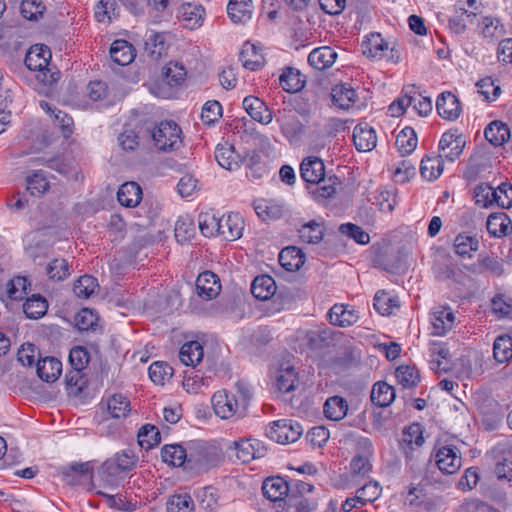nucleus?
Listing matches in <instances>:
<instances>
[{"instance_id":"1","label":"nucleus","mask_w":512,"mask_h":512,"mask_svg":"<svg viewBox=\"0 0 512 512\" xmlns=\"http://www.w3.org/2000/svg\"><path fill=\"white\" fill-rule=\"evenodd\" d=\"M234 389V392L225 389L216 391L211 398L213 410L221 419H230L234 416L244 417L246 415L252 399V390L242 380L235 383Z\"/></svg>"},{"instance_id":"2","label":"nucleus","mask_w":512,"mask_h":512,"mask_svg":"<svg viewBox=\"0 0 512 512\" xmlns=\"http://www.w3.org/2000/svg\"><path fill=\"white\" fill-rule=\"evenodd\" d=\"M147 127L149 131L146 133L147 142L153 141L159 150H173L182 143L181 128L174 121H162L156 127L147 123Z\"/></svg>"},{"instance_id":"3","label":"nucleus","mask_w":512,"mask_h":512,"mask_svg":"<svg viewBox=\"0 0 512 512\" xmlns=\"http://www.w3.org/2000/svg\"><path fill=\"white\" fill-rule=\"evenodd\" d=\"M509 189L512 190V184L509 182L501 183L496 189L488 184L481 183L474 189L475 203L483 208L496 203L499 207L510 209L512 199L507 195Z\"/></svg>"},{"instance_id":"4","label":"nucleus","mask_w":512,"mask_h":512,"mask_svg":"<svg viewBox=\"0 0 512 512\" xmlns=\"http://www.w3.org/2000/svg\"><path fill=\"white\" fill-rule=\"evenodd\" d=\"M493 472L498 480H512V442L505 440L497 443L489 452Z\"/></svg>"},{"instance_id":"5","label":"nucleus","mask_w":512,"mask_h":512,"mask_svg":"<svg viewBox=\"0 0 512 512\" xmlns=\"http://www.w3.org/2000/svg\"><path fill=\"white\" fill-rule=\"evenodd\" d=\"M186 454V469L188 470L207 471L214 465L215 453L202 441L187 442Z\"/></svg>"},{"instance_id":"6","label":"nucleus","mask_w":512,"mask_h":512,"mask_svg":"<svg viewBox=\"0 0 512 512\" xmlns=\"http://www.w3.org/2000/svg\"><path fill=\"white\" fill-rule=\"evenodd\" d=\"M303 434V427L297 421L281 419L274 421L266 430V435L280 444L296 442Z\"/></svg>"},{"instance_id":"7","label":"nucleus","mask_w":512,"mask_h":512,"mask_svg":"<svg viewBox=\"0 0 512 512\" xmlns=\"http://www.w3.org/2000/svg\"><path fill=\"white\" fill-rule=\"evenodd\" d=\"M439 470L444 474H454L462 466V457L459 449L454 445L440 446L434 454Z\"/></svg>"},{"instance_id":"8","label":"nucleus","mask_w":512,"mask_h":512,"mask_svg":"<svg viewBox=\"0 0 512 512\" xmlns=\"http://www.w3.org/2000/svg\"><path fill=\"white\" fill-rule=\"evenodd\" d=\"M229 451L242 463H248L256 458H262L266 454V448L258 440L241 439L234 441Z\"/></svg>"},{"instance_id":"9","label":"nucleus","mask_w":512,"mask_h":512,"mask_svg":"<svg viewBox=\"0 0 512 512\" xmlns=\"http://www.w3.org/2000/svg\"><path fill=\"white\" fill-rule=\"evenodd\" d=\"M465 145L466 141L462 135L451 131L445 132L438 144L439 154L443 159L454 162L463 153Z\"/></svg>"},{"instance_id":"10","label":"nucleus","mask_w":512,"mask_h":512,"mask_svg":"<svg viewBox=\"0 0 512 512\" xmlns=\"http://www.w3.org/2000/svg\"><path fill=\"white\" fill-rule=\"evenodd\" d=\"M262 492L265 498L272 502H279V507L286 508L285 499L291 494L288 482L282 477L267 478L262 485Z\"/></svg>"},{"instance_id":"11","label":"nucleus","mask_w":512,"mask_h":512,"mask_svg":"<svg viewBox=\"0 0 512 512\" xmlns=\"http://www.w3.org/2000/svg\"><path fill=\"white\" fill-rule=\"evenodd\" d=\"M219 232L225 240L234 241L242 236L244 230V219L239 213H230L227 216L219 217Z\"/></svg>"},{"instance_id":"12","label":"nucleus","mask_w":512,"mask_h":512,"mask_svg":"<svg viewBox=\"0 0 512 512\" xmlns=\"http://www.w3.org/2000/svg\"><path fill=\"white\" fill-rule=\"evenodd\" d=\"M146 133H149L147 123L137 124L135 127L126 125L118 140L123 150L133 151L141 142L147 141Z\"/></svg>"},{"instance_id":"13","label":"nucleus","mask_w":512,"mask_h":512,"mask_svg":"<svg viewBox=\"0 0 512 512\" xmlns=\"http://www.w3.org/2000/svg\"><path fill=\"white\" fill-rule=\"evenodd\" d=\"M126 474L110 457L97 470V479L104 487L115 488L124 480Z\"/></svg>"},{"instance_id":"14","label":"nucleus","mask_w":512,"mask_h":512,"mask_svg":"<svg viewBox=\"0 0 512 512\" xmlns=\"http://www.w3.org/2000/svg\"><path fill=\"white\" fill-rule=\"evenodd\" d=\"M302 179L310 184H320L324 181L325 165L322 159L316 156H309L303 159L300 165Z\"/></svg>"},{"instance_id":"15","label":"nucleus","mask_w":512,"mask_h":512,"mask_svg":"<svg viewBox=\"0 0 512 512\" xmlns=\"http://www.w3.org/2000/svg\"><path fill=\"white\" fill-rule=\"evenodd\" d=\"M436 109L439 116L445 120H456L461 114L459 99L449 91L441 93L436 100Z\"/></svg>"},{"instance_id":"16","label":"nucleus","mask_w":512,"mask_h":512,"mask_svg":"<svg viewBox=\"0 0 512 512\" xmlns=\"http://www.w3.org/2000/svg\"><path fill=\"white\" fill-rule=\"evenodd\" d=\"M51 59V51L48 46L36 44L27 51L24 63L31 71H42L47 68Z\"/></svg>"},{"instance_id":"17","label":"nucleus","mask_w":512,"mask_h":512,"mask_svg":"<svg viewBox=\"0 0 512 512\" xmlns=\"http://www.w3.org/2000/svg\"><path fill=\"white\" fill-rule=\"evenodd\" d=\"M242 104L253 120L263 125H267L272 121V112L260 98L250 95L244 98Z\"/></svg>"},{"instance_id":"18","label":"nucleus","mask_w":512,"mask_h":512,"mask_svg":"<svg viewBox=\"0 0 512 512\" xmlns=\"http://www.w3.org/2000/svg\"><path fill=\"white\" fill-rule=\"evenodd\" d=\"M197 294L205 299H214L221 290V284L218 276L211 271L201 273L196 280Z\"/></svg>"},{"instance_id":"19","label":"nucleus","mask_w":512,"mask_h":512,"mask_svg":"<svg viewBox=\"0 0 512 512\" xmlns=\"http://www.w3.org/2000/svg\"><path fill=\"white\" fill-rule=\"evenodd\" d=\"M327 318L334 326L349 327L358 321L359 316L351 306L335 304L328 311Z\"/></svg>"},{"instance_id":"20","label":"nucleus","mask_w":512,"mask_h":512,"mask_svg":"<svg viewBox=\"0 0 512 512\" xmlns=\"http://www.w3.org/2000/svg\"><path fill=\"white\" fill-rule=\"evenodd\" d=\"M353 143L360 152L371 151L377 143L375 130L368 123L357 124L353 130Z\"/></svg>"},{"instance_id":"21","label":"nucleus","mask_w":512,"mask_h":512,"mask_svg":"<svg viewBox=\"0 0 512 512\" xmlns=\"http://www.w3.org/2000/svg\"><path fill=\"white\" fill-rule=\"evenodd\" d=\"M276 388L282 393H289L296 389L299 384L298 373L293 365L283 363L276 372Z\"/></svg>"},{"instance_id":"22","label":"nucleus","mask_w":512,"mask_h":512,"mask_svg":"<svg viewBox=\"0 0 512 512\" xmlns=\"http://www.w3.org/2000/svg\"><path fill=\"white\" fill-rule=\"evenodd\" d=\"M455 315L448 307H438L431 313L432 334L437 336L445 335L452 329Z\"/></svg>"},{"instance_id":"23","label":"nucleus","mask_w":512,"mask_h":512,"mask_svg":"<svg viewBox=\"0 0 512 512\" xmlns=\"http://www.w3.org/2000/svg\"><path fill=\"white\" fill-rule=\"evenodd\" d=\"M337 52L329 46L313 49L308 55V63L316 70L323 71L330 68L337 59Z\"/></svg>"},{"instance_id":"24","label":"nucleus","mask_w":512,"mask_h":512,"mask_svg":"<svg viewBox=\"0 0 512 512\" xmlns=\"http://www.w3.org/2000/svg\"><path fill=\"white\" fill-rule=\"evenodd\" d=\"M215 159L221 167L229 171L236 170L243 162V158L235 151L234 146L228 143L217 145Z\"/></svg>"},{"instance_id":"25","label":"nucleus","mask_w":512,"mask_h":512,"mask_svg":"<svg viewBox=\"0 0 512 512\" xmlns=\"http://www.w3.org/2000/svg\"><path fill=\"white\" fill-rule=\"evenodd\" d=\"M277 121L280 123L282 133L289 141L298 140L305 132V126L292 112L284 113Z\"/></svg>"},{"instance_id":"26","label":"nucleus","mask_w":512,"mask_h":512,"mask_svg":"<svg viewBox=\"0 0 512 512\" xmlns=\"http://www.w3.org/2000/svg\"><path fill=\"white\" fill-rule=\"evenodd\" d=\"M38 377L46 382H54L62 372V363L55 357L38 359L36 363Z\"/></svg>"},{"instance_id":"27","label":"nucleus","mask_w":512,"mask_h":512,"mask_svg":"<svg viewBox=\"0 0 512 512\" xmlns=\"http://www.w3.org/2000/svg\"><path fill=\"white\" fill-rule=\"evenodd\" d=\"M227 12L232 22L245 24L252 17L253 5L251 0H230Z\"/></svg>"},{"instance_id":"28","label":"nucleus","mask_w":512,"mask_h":512,"mask_svg":"<svg viewBox=\"0 0 512 512\" xmlns=\"http://www.w3.org/2000/svg\"><path fill=\"white\" fill-rule=\"evenodd\" d=\"M142 199V189L136 182L122 184L117 192L118 202L125 207H136Z\"/></svg>"},{"instance_id":"29","label":"nucleus","mask_w":512,"mask_h":512,"mask_svg":"<svg viewBox=\"0 0 512 512\" xmlns=\"http://www.w3.org/2000/svg\"><path fill=\"white\" fill-rule=\"evenodd\" d=\"M161 458L163 462L174 466L184 467L186 469L187 454L186 445L181 444H167L161 449Z\"/></svg>"},{"instance_id":"30","label":"nucleus","mask_w":512,"mask_h":512,"mask_svg":"<svg viewBox=\"0 0 512 512\" xmlns=\"http://www.w3.org/2000/svg\"><path fill=\"white\" fill-rule=\"evenodd\" d=\"M331 98L334 105L347 110L357 101V93L349 84H338L333 87Z\"/></svg>"},{"instance_id":"31","label":"nucleus","mask_w":512,"mask_h":512,"mask_svg":"<svg viewBox=\"0 0 512 512\" xmlns=\"http://www.w3.org/2000/svg\"><path fill=\"white\" fill-rule=\"evenodd\" d=\"M110 56L114 63L125 66L134 60V48L126 40H116L111 45Z\"/></svg>"},{"instance_id":"32","label":"nucleus","mask_w":512,"mask_h":512,"mask_svg":"<svg viewBox=\"0 0 512 512\" xmlns=\"http://www.w3.org/2000/svg\"><path fill=\"white\" fill-rule=\"evenodd\" d=\"M239 60L243 67L251 71L262 68L265 64V58L257 47L253 44H245L239 54Z\"/></svg>"},{"instance_id":"33","label":"nucleus","mask_w":512,"mask_h":512,"mask_svg":"<svg viewBox=\"0 0 512 512\" xmlns=\"http://www.w3.org/2000/svg\"><path fill=\"white\" fill-rule=\"evenodd\" d=\"M484 135L486 140L494 146L503 145L511 136L508 125L498 120L492 121L485 128Z\"/></svg>"},{"instance_id":"34","label":"nucleus","mask_w":512,"mask_h":512,"mask_svg":"<svg viewBox=\"0 0 512 512\" xmlns=\"http://www.w3.org/2000/svg\"><path fill=\"white\" fill-rule=\"evenodd\" d=\"M443 161L444 159L440 154L423 157L420 165L421 176L428 181H434L439 178L444 170Z\"/></svg>"},{"instance_id":"35","label":"nucleus","mask_w":512,"mask_h":512,"mask_svg":"<svg viewBox=\"0 0 512 512\" xmlns=\"http://www.w3.org/2000/svg\"><path fill=\"white\" fill-rule=\"evenodd\" d=\"M275 292V281L269 275H259L251 284V293L259 300H268L275 294Z\"/></svg>"},{"instance_id":"36","label":"nucleus","mask_w":512,"mask_h":512,"mask_svg":"<svg viewBox=\"0 0 512 512\" xmlns=\"http://www.w3.org/2000/svg\"><path fill=\"white\" fill-rule=\"evenodd\" d=\"M203 356V347L198 341L186 342L179 351V359L186 366L195 367L202 361Z\"/></svg>"},{"instance_id":"37","label":"nucleus","mask_w":512,"mask_h":512,"mask_svg":"<svg viewBox=\"0 0 512 512\" xmlns=\"http://www.w3.org/2000/svg\"><path fill=\"white\" fill-rule=\"evenodd\" d=\"M348 412V402L341 396L329 397L324 403V415L332 421L342 420Z\"/></svg>"},{"instance_id":"38","label":"nucleus","mask_w":512,"mask_h":512,"mask_svg":"<svg viewBox=\"0 0 512 512\" xmlns=\"http://www.w3.org/2000/svg\"><path fill=\"white\" fill-rule=\"evenodd\" d=\"M493 358L499 364L508 363L512 359V336L501 334L493 343Z\"/></svg>"},{"instance_id":"39","label":"nucleus","mask_w":512,"mask_h":512,"mask_svg":"<svg viewBox=\"0 0 512 512\" xmlns=\"http://www.w3.org/2000/svg\"><path fill=\"white\" fill-rule=\"evenodd\" d=\"M106 409L111 418H125L131 411L130 401L122 394H114L107 399Z\"/></svg>"},{"instance_id":"40","label":"nucleus","mask_w":512,"mask_h":512,"mask_svg":"<svg viewBox=\"0 0 512 512\" xmlns=\"http://www.w3.org/2000/svg\"><path fill=\"white\" fill-rule=\"evenodd\" d=\"M371 402L378 407H387L395 399V390L386 382H377L371 391Z\"/></svg>"},{"instance_id":"41","label":"nucleus","mask_w":512,"mask_h":512,"mask_svg":"<svg viewBox=\"0 0 512 512\" xmlns=\"http://www.w3.org/2000/svg\"><path fill=\"white\" fill-rule=\"evenodd\" d=\"M338 184V177L329 175L324 178V181H321L320 184H315L316 186L310 191V194L315 201L319 203L324 202L335 194Z\"/></svg>"},{"instance_id":"42","label":"nucleus","mask_w":512,"mask_h":512,"mask_svg":"<svg viewBox=\"0 0 512 512\" xmlns=\"http://www.w3.org/2000/svg\"><path fill=\"white\" fill-rule=\"evenodd\" d=\"M512 223L511 219L505 212L492 213L487 219V230L495 237H502L508 235L509 225Z\"/></svg>"},{"instance_id":"43","label":"nucleus","mask_w":512,"mask_h":512,"mask_svg":"<svg viewBox=\"0 0 512 512\" xmlns=\"http://www.w3.org/2000/svg\"><path fill=\"white\" fill-rule=\"evenodd\" d=\"M280 86L284 91L289 93H295L300 91L305 84L299 70L288 67L279 77Z\"/></svg>"},{"instance_id":"44","label":"nucleus","mask_w":512,"mask_h":512,"mask_svg":"<svg viewBox=\"0 0 512 512\" xmlns=\"http://www.w3.org/2000/svg\"><path fill=\"white\" fill-rule=\"evenodd\" d=\"M162 75L168 85L179 86L185 81L187 71L182 63L170 61L163 67Z\"/></svg>"},{"instance_id":"45","label":"nucleus","mask_w":512,"mask_h":512,"mask_svg":"<svg viewBox=\"0 0 512 512\" xmlns=\"http://www.w3.org/2000/svg\"><path fill=\"white\" fill-rule=\"evenodd\" d=\"M48 304L44 297L39 294H34L27 298L23 305V311L27 318L39 319L47 312Z\"/></svg>"},{"instance_id":"46","label":"nucleus","mask_w":512,"mask_h":512,"mask_svg":"<svg viewBox=\"0 0 512 512\" xmlns=\"http://www.w3.org/2000/svg\"><path fill=\"white\" fill-rule=\"evenodd\" d=\"M324 227L321 223L311 220L299 229V237L308 244H318L324 236Z\"/></svg>"},{"instance_id":"47","label":"nucleus","mask_w":512,"mask_h":512,"mask_svg":"<svg viewBox=\"0 0 512 512\" xmlns=\"http://www.w3.org/2000/svg\"><path fill=\"white\" fill-rule=\"evenodd\" d=\"M303 258L301 251L296 247L284 248L279 253V263L287 271L299 269L304 262Z\"/></svg>"},{"instance_id":"48","label":"nucleus","mask_w":512,"mask_h":512,"mask_svg":"<svg viewBox=\"0 0 512 512\" xmlns=\"http://www.w3.org/2000/svg\"><path fill=\"white\" fill-rule=\"evenodd\" d=\"M145 53L151 60L160 59L166 52L164 36L160 33L151 32L145 40Z\"/></svg>"},{"instance_id":"49","label":"nucleus","mask_w":512,"mask_h":512,"mask_svg":"<svg viewBox=\"0 0 512 512\" xmlns=\"http://www.w3.org/2000/svg\"><path fill=\"white\" fill-rule=\"evenodd\" d=\"M395 376L403 388H413L420 382V373L415 366L400 365L395 371Z\"/></svg>"},{"instance_id":"50","label":"nucleus","mask_w":512,"mask_h":512,"mask_svg":"<svg viewBox=\"0 0 512 512\" xmlns=\"http://www.w3.org/2000/svg\"><path fill=\"white\" fill-rule=\"evenodd\" d=\"M243 162L247 168L246 176L252 181L261 179L267 173L265 164L261 161L260 155L256 152L245 156Z\"/></svg>"},{"instance_id":"51","label":"nucleus","mask_w":512,"mask_h":512,"mask_svg":"<svg viewBox=\"0 0 512 512\" xmlns=\"http://www.w3.org/2000/svg\"><path fill=\"white\" fill-rule=\"evenodd\" d=\"M138 444L145 450H150L158 445L161 440L158 428L151 424L142 426L138 432Z\"/></svg>"},{"instance_id":"52","label":"nucleus","mask_w":512,"mask_h":512,"mask_svg":"<svg viewBox=\"0 0 512 512\" xmlns=\"http://www.w3.org/2000/svg\"><path fill=\"white\" fill-rule=\"evenodd\" d=\"M395 144L402 155L412 153L417 146V136L414 129L411 127L402 129L396 137Z\"/></svg>"},{"instance_id":"53","label":"nucleus","mask_w":512,"mask_h":512,"mask_svg":"<svg viewBox=\"0 0 512 512\" xmlns=\"http://www.w3.org/2000/svg\"><path fill=\"white\" fill-rule=\"evenodd\" d=\"M27 190L32 196H41L48 191L50 185L44 171L39 170L28 176Z\"/></svg>"},{"instance_id":"54","label":"nucleus","mask_w":512,"mask_h":512,"mask_svg":"<svg viewBox=\"0 0 512 512\" xmlns=\"http://www.w3.org/2000/svg\"><path fill=\"white\" fill-rule=\"evenodd\" d=\"M97 288V279L91 275H84L74 283L73 292L79 298L88 299Z\"/></svg>"},{"instance_id":"55","label":"nucleus","mask_w":512,"mask_h":512,"mask_svg":"<svg viewBox=\"0 0 512 512\" xmlns=\"http://www.w3.org/2000/svg\"><path fill=\"white\" fill-rule=\"evenodd\" d=\"M173 368L162 361L152 363L148 369L150 379L158 385H164L173 375Z\"/></svg>"},{"instance_id":"56","label":"nucleus","mask_w":512,"mask_h":512,"mask_svg":"<svg viewBox=\"0 0 512 512\" xmlns=\"http://www.w3.org/2000/svg\"><path fill=\"white\" fill-rule=\"evenodd\" d=\"M373 306L375 310L383 315H390L393 309L399 307V302L396 298L390 297L385 291H378L373 299Z\"/></svg>"},{"instance_id":"57","label":"nucleus","mask_w":512,"mask_h":512,"mask_svg":"<svg viewBox=\"0 0 512 512\" xmlns=\"http://www.w3.org/2000/svg\"><path fill=\"white\" fill-rule=\"evenodd\" d=\"M30 285L26 277H14L7 282V294L12 300H22L28 294Z\"/></svg>"},{"instance_id":"58","label":"nucleus","mask_w":512,"mask_h":512,"mask_svg":"<svg viewBox=\"0 0 512 512\" xmlns=\"http://www.w3.org/2000/svg\"><path fill=\"white\" fill-rule=\"evenodd\" d=\"M254 209L257 215L264 221L279 219L283 214L282 206L266 200L256 203Z\"/></svg>"},{"instance_id":"59","label":"nucleus","mask_w":512,"mask_h":512,"mask_svg":"<svg viewBox=\"0 0 512 512\" xmlns=\"http://www.w3.org/2000/svg\"><path fill=\"white\" fill-rule=\"evenodd\" d=\"M364 54L368 57H380L383 52L388 49V43L381 37L379 33H372L364 42Z\"/></svg>"},{"instance_id":"60","label":"nucleus","mask_w":512,"mask_h":512,"mask_svg":"<svg viewBox=\"0 0 512 512\" xmlns=\"http://www.w3.org/2000/svg\"><path fill=\"white\" fill-rule=\"evenodd\" d=\"M424 443L423 429L419 423H412L405 427L402 432V444L412 449V445L417 447L422 446Z\"/></svg>"},{"instance_id":"61","label":"nucleus","mask_w":512,"mask_h":512,"mask_svg":"<svg viewBox=\"0 0 512 512\" xmlns=\"http://www.w3.org/2000/svg\"><path fill=\"white\" fill-rule=\"evenodd\" d=\"M286 509H295V512H314L317 509V502L305 496L290 495L285 499Z\"/></svg>"},{"instance_id":"62","label":"nucleus","mask_w":512,"mask_h":512,"mask_svg":"<svg viewBox=\"0 0 512 512\" xmlns=\"http://www.w3.org/2000/svg\"><path fill=\"white\" fill-rule=\"evenodd\" d=\"M194 502L188 494H177L169 498L167 512H193Z\"/></svg>"},{"instance_id":"63","label":"nucleus","mask_w":512,"mask_h":512,"mask_svg":"<svg viewBox=\"0 0 512 512\" xmlns=\"http://www.w3.org/2000/svg\"><path fill=\"white\" fill-rule=\"evenodd\" d=\"M111 458L123 470V472H125V474L131 472L137 466L139 460L136 453L131 449H124L117 452Z\"/></svg>"},{"instance_id":"64","label":"nucleus","mask_w":512,"mask_h":512,"mask_svg":"<svg viewBox=\"0 0 512 512\" xmlns=\"http://www.w3.org/2000/svg\"><path fill=\"white\" fill-rule=\"evenodd\" d=\"M46 273L50 279L62 281L70 275L69 264L63 258H56L48 263Z\"/></svg>"}]
</instances>
